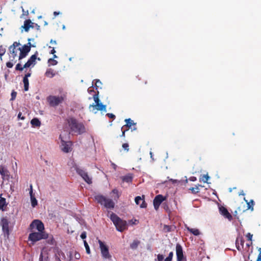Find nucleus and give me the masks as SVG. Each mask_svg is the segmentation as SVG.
<instances>
[{
  "label": "nucleus",
  "instance_id": "f257e3e1",
  "mask_svg": "<svg viewBox=\"0 0 261 261\" xmlns=\"http://www.w3.org/2000/svg\"><path fill=\"white\" fill-rule=\"evenodd\" d=\"M67 121L72 132L81 135L85 132V127L83 123L79 122L73 117L69 118Z\"/></svg>",
  "mask_w": 261,
  "mask_h": 261
},
{
  "label": "nucleus",
  "instance_id": "f03ea898",
  "mask_svg": "<svg viewBox=\"0 0 261 261\" xmlns=\"http://www.w3.org/2000/svg\"><path fill=\"white\" fill-rule=\"evenodd\" d=\"M110 218L118 231L122 232L127 229L126 221L122 220L115 213H112Z\"/></svg>",
  "mask_w": 261,
  "mask_h": 261
},
{
  "label": "nucleus",
  "instance_id": "7ed1b4c3",
  "mask_svg": "<svg viewBox=\"0 0 261 261\" xmlns=\"http://www.w3.org/2000/svg\"><path fill=\"white\" fill-rule=\"evenodd\" d=\"M94 199L101 205H103L106 208L113 209L115 206L114 201L109 198H107L102 195H97L94 196Z\"/></svg>",
  "mask_w": 261,
  "mask_h": 261
},
{
  "label": "nucleus",
  "instance_id": "20e7f679",
  "mask_svg": "<svg viewBox=\"0 0 261 261\" xmlns=\"http://www.w3.org/2000/svg\"><path fill=\"white\" fill-rule=\"evenodd\" d=\"M66 95L63 94L61 96L49 95L47 97V101L49 106L56 107L59 104L62 103L66 98Z\"/></svg>",
  "mask_w": 261,
  "mask_h": 261
},
{
  "label": "nucleus",
  "instance_id": "39448f33",
  "mask_svg": "<svg viewBox=\"0 0 261 261\" xmlns=\"http://www.w3.org/2000/svg\"><path fill=\"white\" fill-rule=\"evenodd\" d=\"M48 238V234L46 232H33L30 233L29 235L28 240L34 244L37 241L42 239H46Z\"/></svg>",
  "mask_w": 261,
  "mask_h": 261
},
{
  "label": "nucleus",
  "instance_id": "423d86ee",
  "mask_svg": "<svg viewBox=\"0 0 261 261\" xmlns=\"http://www.w3.org/2000/svg\"><path fill=\"white\" fill-rule=\"evenodd\" d=\"M20 45L19 42H14L9 48L10 59L11 61L14 62V63L16 62L15 58L17 56V50H18V48H16V47Z\"/></svg>",
  "mask_w": 261,
  "mask_h": 261
},
{
  "label": "nucleus",
  "instance_id": "0eeeda50",
  "mask_svg": "<svg viewBox=\"0 0 261 261\" xmlns=\"http://www.w3.org/2000/svg\"><path fill=\"white\" fill-rule=\"evenodd\" d=\"M98 242L99 245L102 257L105 259H111L112 256L109 253L108 247L100 240H98Z\"/></svg>",
  "mask_w": 261,
  "mask_h": 261
},
{
  "label": "nucleus",
  "instance_id": "6e6552de",
  "mask_svg": "<svg viewBox=\"0 0 261 261\" xmlns=\"http://www.w3.org/2000/svg\"><path fill=\"white\" fill-rule=\"evenodd\" d=\"M10 222L7 217H3L1 219L0 225L2 227V231L4 234L8 237L10 234Z\"/></svg>",
  "mask_w": 261,
  "mask_h": 261
},
{
  "label": "nucleus",
  "instance_id": "1a4fd4ad",
  "mask_svg": "<svg viewBox=\"0 0 261 261\" xmlns=\"http://www.w3.org/2000/svg\"><path fill=\"white\" fill-rule=\"evenodd\" d=\"M30 228L32 230L36 228L38 231L45 232L43 223L39 220H34L30 225Z\"/></svg>",
  "mask_w": 261,
  "mask_h": 261
},
{
  "label": "nucleus",
  "instance_id": "9d476101",
  "mask_svg": "<svg viewBox=\"0 0 261 261\" xmlns=\"http://www.w3.org/2000/svg\"><path fill=\"white\" fill-rule=\"evenodd\" d=\"M31 43L29 42L27 45H24L22 48L19 47L18 48V50L20 51L19 60H21L25 58L28 55V54L31 50Z\"/></svg>",
  "mask_w": 261,
  "mask_h": 261
},
{
  "label": "nucleus",
  "instance_id": "9b49d317",
  "mask_svg": "<svg viewBox=\"0 0 261 261\" xmlns=\"http://www.w3.org/2000/svg\"><path fill=\"white\" fill-rule=\"evenodd\" d=\"M176 255L177 261H186V258L184 255L182 248L179 244L176 245Z\"/></svg>",
  "mask_w": 261,
  "mask_h": 261
},
{
  "label": "nucleus",
  "instance_id": "f8f14e48",
  "mask_svg": "<svg viewBox=\"0 0 261 261\" xmlns=\"http://www.w3.org/2000/svg\"><path fill=\"white\" fill-rule=\"evenodd\" d=\"M76 171L78 174H79L83 179L87 182L88 184H90L92 183L91 178L89 177L88 173L85 172L84 170L80 169L79 168H76Z\"/></svg>",
  "mask_w": 261,
  "mask_h": 261
},
{
  "label": "nucleus",
  "instance_id": "ddd939ff",
  "mask_svg": "<svg viewBox=\"0 0 261 261\" xmlns=\"http://www.w3.org/2000/svg\"><path fill=\"white\" fill-rule=\"evenodd\" d=\"M125 121L126 122V124H125L121 127V129H123L124 128L127 129V130L129 128H130L134 130L137 129V127L136 126V123H135L134 121L132 120L131 119H126L125 120Z\"/></svg>",
  "mask_w": 261,
  "mask_h": 261
},
{
  "label": "nucleus",
  "instance_id": "4468645a",
  "mask_svg": "<svg viewBox=\"0 0 261 261\" xmlns=\"http://www.w3.org/2000/svg\"><path fill=\"white\" fill-rule=\"evenodd\" d=\"M220 214L222 215L225 218L227 219L229 221L232 220V215L229 213L227 208L223 206L219 207Z\"/></svg>",
  "mask_w": 261,
  "mask_h": 261
},
{
  "label": "nucleus",
  "instance_id": "2eb2a0df",
  "mask_svg": "<svg viewBox=\"0 0 261 261\" xmlns=\"http://www.w3.org/2000/svg\"><path fill=\"white\" fill-rule=\"evenodd\" d=\"M165 200L162 195H158L153 199V206L155 210H158L162 202Z\"/></svg>",
  "mask_w": 261,
  "mask_h": 261
},
{
  "label": "nucleus",
  "instance_id": "dca6fc26",
  "mask_svg": "<svg viewBox=\"0 0 261 261\" xmlns=\"http://www.w3.org/2000/svg\"><path fill=\"white\" fill-rule=\"evenodd\" d=\"M60 138L61 139V143H62V146H63L62 148V150L64 152H69L70 151H71V146L72 144L71 142L68 141L65 142L63 140H62L61 138V136L60 135Z\"/></svg>",
  "mask_w": 261,
  "mask_h": 261
},
{
  "label": "nucleus",
  "instance_id": "f3484780",
  "mask_svg": "<svg viewBox=\"0 0 261 261\" xmlns=\"http://www.w3.org/2000/svg\"><path fill=\"white\" fill-rule=\"evenodd\" d=\"M37 52H36V54L31 56L28 61L24 64V67L29 68L32 64H35V61L37 59Z\"/></svg>",
  "mask_w": 261,
  "mask_h": 261
},
{
  "label": "nucleus",
  "instance_id": "a211bd4d",
  "mask_svg": "<svg viewBox=\"0 0 261 261\" xmlns=\"http://www.w3.org/2000/svg\"><path fill=\"white\" fill-rule=\"evenodd\" d=\"M30 189L29 193H30V198H31V205L33 207H34L37 205L38 202L35 197L34 194H33V186L32 185H30Z\"/></svg>",
  "mask_w": 261,
  "mask_h": 261
},
{
  "label": "nucleus",
  "instance_id": "6ab92c4d",
  "mask_svg": "<svg viewBox=\"0 0 261 261\" xmlns=\"http://www.w3.org/2000/svg\"><path fill=\"white\" fill-rule=\"evenodd\" d=\"M144 197V195L142 196V198L139 196L135 197V201L137 204H139L140 201H142V203L140 205L141 208H146L147 207V203L145 201Z\"/></svg>",
  "mask_w": 261,
  "mask_h": 261
},
{
  "label": "nucleus",
  "instance_id": "aec40b11",
  "mask_svg": "<svg viewBox=\"0 0 261 261\" xmlns=\"http://www.w3.org/2000/svg\"><path fill=\"white\" fill-rule=\"evenodd\" d=\"M32 24V22L30 19H27L24 21V24L22 28H23L25 32H28L30 28H31V24Z\"/></svg>",
  "mask_w": 261,
  "mask_h": 261
},
{
  "label": "nucleus",
  "instance_id": "412c9836",
  "mask_svg": "<svg viewBox=\"0 0 261 261\" xmlns=\"http://www.w3.org/2000/svg\"><path fill=\"white\" fill-rule=\"evenodd\" d=\"M56 75V72L54 69L51 68H48L46 70L45 75V76L49 78H52Z\"/></svg>",
  "mask_w": 261,
  "mask_h": 261
},
{
  "label": "nucleus",
  "instance_id": "4be33fe9",
  "mask_svg": "<svg viewBox=\"0 0 261 261\" xmlns=\"http://www.w3.org/2000/svg\"><path fill=\"white\" fill-rule=\"evenodd\" d=\"M133 175L131 174H128L125 176H122L121 179L123 182H126L127 183L132 182L133 180Z\"/></svg>",
  "mask_w": 261,
  "mask_h": 261
},
{
  "label": "nucleus",
  "instance_id": "5701e85b",
  "mask_svg": "<svg viewBox=\"0 0 261 261\" xmlns=\"http://www.w3.org/2000/svg\"><path fill=\"white\" fill-rule=\"evenodd\" d=\"M2 194L0 195V210L3 211H5L4 207L7 205L6 200L5 198L1 197Z\"/></svg>",
  "mask_w": 261,
  "mask_h": 261
},
{
  "label": "nucleus",
  "instance_id": "b1692460",
  "mask_svg": "<svg viewBox=\"0 0 261 261\" xmlns=\"http://www.w3.org/2000/svg\"><path fill=\"white\" fill-rule=\"evenodd\" d=\"M8 170L3 166H0V174L2 176H8Z\"/></svg>",
  "mask_w": 261,
  "mask_h": 261
},
{
  "label": "nucleus",
  "instance_id": "393cba45",
  "mask_svg": "<svg viewBox=\"0 0 261 261\" xmlns=\"http://www.w3.org/2000/svg\"><path fill=\"white\" fill-rule=\"evenodd\" d=\"M93 107H95L97 110L106 111V106L102 105L101 103H97V105H92Z\"/></svg>",
  "mask_w": 261,
  "mask_h": 261
},
{
  "label": "nucleus",
  "instance_id": "a878e982",
  "mask_svg": "<svg viewBox=\"0 0 261 261\" xmlns=\"http://www.w3.org/2000/svg\"><path fill=\"white\" fill-rule=\"evenodd\" d=\"M188 231L193 234L194 236H199L200 234V231L198 229L196 228H191L189 227H187Z\"/></svg>",
  "mask_w": 261,
  "mask_h": 261
},
{
  "label": "nucleus",
  "instance_id": "bb28decb",
  "mask_svg": "<svg viewBox=\"0 0 261 261\" xmlns=\"http://www.w3.org/2000/svg\"><path fill=\"white\" fill-rule=\"evenodd\" d=\"M31 123L32 125L33 126H36L38 127L40 126L41 125V122L39 121V120L38 118H33L31 121Z\"/></svg>",
  "mask_w": 261,
  "mask_h": 261
},
{
  "label": "nucleus",
  "instance_id": "cd10ccee",
  "mask_svg": "<svg viewBox=\"0 0 261 261\" xmlns=\"http://www.w3.org/2000/svg\"><path fill=\"white\" fill-rule=\"evenodd\" d=\"M140 244V241L139 240H134L132 243L130 245V247L132 249H136L138 247V245Z\"/></svg>",
  "mask_w": 261,
  "mask_h": 261
},
{
  "label": "nucleus",
  "instance_id": "c85d7f7f",
  "mask_svg": "<svg viewBox=\"0 0 261 261\" xmlns=\"http://www.w3.org/2000/svg\"><path fill=\"white\" fill-rule=\"evenodd\" d=\"M23 83L24 84V90L27 91L29 90V82L28 79L23 78Z\"/></svg>",
  "mask_w": 261,
  "mask_h": 261
},
{
  "label": "nucleus",
  "instance_id": "c756f323",
  "mask_svg": "<svg viewBox=\"0 0 261 261\" xmlns=\"http://www.w3.org/2000/svg\"><path fill=\"white\" fill-rule=\"evenodd\" d=\"M246 202L247 203V207L248 210H251V211L253 210V205L254 204V201L253 200H251L249 202H248L247 200H245Z\"/></svg>",
  "mask_w": 261,
  "mask_h": 261
},
{
  "label": "nucleus",
  "instance_id": "7c9ffc66",
  "mask_svg": "<svg viewBox=\"0 0 261 261\" xmlns=\"http://www.w3.org/2000/svg\"><path fill=\"white\" fill-rule=\"evenodd\" d=\"M46 239H47L46 242L48 244L54 245L55 243V241L53 237V236H48Z\"/></svg>",
  "mask_w": 261,
  "mask_h": 261
},
{
  "label": "nucleus",
  "instance_id": "2f4dec72",
  "mask_svg": "<svg viewBox=\"0 0 261 261\" xmlns=\"http://www.w3.org/2000/svg\"><path fill=\"white\" fill-rule=\"evenodd\" d=\"M200 186L199 185L198 186H196L195 187H192L189 189L190 191H191L192 193L193 194H196L199 192V187Z\"/></svg>",
  "mask_w": 261,
  "mask_h": 261
},
{
  "label": "nucleus",
  "instance_id": "473e14b6",
  "mask_svg": "<svg viewBox=\"0 0 261 261\" xmlns=\"http://www.w3.org/2000/svg\"><path fill=\"white\" fill-rule=\"evenodd\" d=\"M48 63L49 64V66H50V65L54 66V65H56L58 64V62H57V61H56V60H55L54 59L50 58L48 60Z\"/></svg>",
  "mask_w": 261,
  "mask_h": 261
},
{
  "label": "nucleus",
  "instance_id": "72a5a7b5",
  "mask_svg": "<svg viewBox=\"0 0 261 261\" xmlns=\"http://www.w3.org/2000/svg\"><path fill=\"white\" fill-rule=\"evenodd\" d=\"M172 227L170 225H164L163 230L166 232H169L172 231Z\"/></svg>",
  "mask_w": 261,
  "mask_h": 261
},
{
  "label": "nucleus",
  "instance_id": "f704fd0d",
  "mask_svg": "<svg viewBox=\"0 0 261 261\" xmlns=\"http://www.w3.org/2000/svg\"><path fill=\"white\" fill-rule=\"evenodd\" d=\"M84 244L85 247L86 248V253L88 254H90V247H89L87 242L86 241H84Z\"/></svg>",
  "mask_w": 261,
  "mask_h": 261
},
{
  "label": "nucleus",
  "instance_id": "c9c22d12",
  "mask_svg": "<svg viewBox=\"0 0 261 261\" xmlns=\"http://www.w3.org/2000/svg\"><path fill=\"white\" fill-rule=\"evenodd\" d=\"M209 178L210 177L208 176V174H203L202 175L201 179L203 182H207Z\"/></svg>",
  "mask_w": 261,
  "mask_h": 261
},
{
  "label": "nucleus",
  "instance_id": "e433bc0d",
  "mask_svg": "<svg viewBox=\"0 0 261 261\" xmlns=\"http://www.w3.org/2000/svg\"><path fill=\"white\" fill-rule=\"evenodd\" d=\"M24 66L23 67L21 66V65L20 63H18L15 67L16 70L22 71L23 68H24Z\"/></svg>",
  "mask_w": 261,
  "mask_h": 261
},
{
  "label": "nucleus",
  "instance_id": "4c0bfd02",
  "mask_svg": "<svg viewBox=\"0 0 261 261\" xmlns=\"http://www.w3.org/2000/svg\"><path fill=\"white\" fill-rule=\"evenodd\" d=\"M93 98L96 103L95 105H97V103H99V99L98 97V94H95L93 96Z\"/></svg>",
  "mask_w": 261,
  "mask_h": 261
},
{
  "label": "nucleus",
  "instance_id": "58836bf2",
  "mask_svg": "<svg viewBox=\"0 0 261 261\" xmlns=\"http://www.w3.org/2000/svg\"><path fill=\"white\" fill-rule=\"evenodd\" d=\"M6 52V49L5 48L3 47L2 45L0 46V56L2 57L3 56Z\"/></svg>",
  "mask_w": 261,
  "mask_h": 261
},
{
  "label": "nucleus",
  "instance_id": "ea45409f",
  "mask_svg": "<svg viewBox=\"0 0 261 261\" xmlns=\"http://www.w3.org/2000/svg\"><path fill=\"white\" fill-rule=\"evenodd\" d=\"M122 148L124 149V150H126V151H128L129 150V145L128 143H123L122 145Z\"/></svg>",
  "mask_w": 261,
  "mask_h": 261
},
{
  "label": "nucleus",
  "instance_id": "a19ab883",
  "mask_svg": "<svg viewBox=\"0 0 261 261\" xmlns=\"http://www.w3.org/2000/svg\"><path fill=\"white\" fill-rule=\"evenodd\" d=\"M16 95H17V92L14 91H13L11 93V100H14L16 98Z\"/></svg>",
  "mask_w": 261,
  "mask_h": 261
},
{
  "label": "nucleus",
  "instance_id": "79ce46f5",
  "mask_svg": "<svg viewBox=\"0 0 261 261\" xmlns=\"http://www.w3.org/2000/svg\"><path fill=\"white\" fill-rule=\"evenodd\" d=\"M164 259V256L162 254H158L157 255V261H163Z\"/></svg>",
  "mask_w": 261,
  "mask_h": 261
},
{
  "label": "nucleus",
  "instance_id": "37998d69",
  "mask_svg": "<svg viewBox=\"0 0 261 261\" xmlns=\"http://www.w3.org/2000/svg\"><path fill=\"white\" fill-rule=\"evenodd\" d=\"M14 62H12V61H10V62H8L7 63H6V66L8 68H12L13 66V63Z\"/></svg>",
  "mask_w": 261,
  "mask_h": 261
},
{
  "label": "nucleus",
  "instance_id": "c03bdc74",
  "mask_svg": "<svg viewBox=\"0 0 261 261\" xmlns=\"http://www.w3.org/2000/svg\"><path fill=\"white\" fill-rule=\"evenodd\" d=\"M106 115L108 116L109 118H112L113 119H114L116 118L115 115L112 113H107Z\"/></svg>",
  "mask_w": 261,
  "mask_h": 261
},
{
  "label": "nucleus",
  "instance_id": "a18cd8bd",
  "mask_svg": "<svg viewBox=\"0 0 261 261\" xmlns=\"http://www.w3.org/2000/svg\"><path fill=\"white\" fill-rule=\"evenodd\" d=\"M258 250L259 253L256 261H261V248H258Z\"/></svg>",
  "mask_w": 261,
  "mask_h": 261
},
{
  "label": "nucleus",
  "instance_id": "49530a36",
  "mask_svg": "<svg viewBox=\"0 0 261 261\" xmlns=\"http://www.w3.org/2000/svg\"><path fill=\"white\" fill-rule=\"evenodd\" d=\"M246 237L247 238L249 241H252V234H251L250 233H248L246 234Z\"/></svg>",
  "mask_w": 261,
  "mask_h": 261
},
{
  "label": "nucleus",
  "instance_id": "de8ad7c7",
  "mask_svg": "<svg viewBox=\"0 0 261 261\" xmlns=\"http://www.w3.org/2000/svg\"><path fill=\"white\" fill-rule=\"evenodd\" d=\"M18 118L19 119L24 120L25 119V117L22 116L21 112H19L18 114Z\"/></svg>",
  "mask_w": 261,
  "mask_h": 261
},
{
  "label": "nucleus",
  "instance_id": "09e8293b",
  "mask_svg": "<svg viewBox=\"0 0 261 261\" xmlns=\"http://www.w3.org/2000/svg\"><path fill=\"white\" fill-rule=\"evenodd\" d=\"M112 193L117 195V198H118L119 196L118 195V191L116 189H114L112 190Z\"/></svg>",
  "mask_w": 261,
  "mask_h": 261
},
{
  "label": "nucleus",
  "instance_id": "8fccbe9b",
  "mask_svg": "<svg viewBox=\"0 0 261 261\" xmlns=\"http://www.w3.org/2000/svg\"><path fill=\"white\" fill-rule=\"evenodd\" d=\"M86 232L85 231L83 232L81 234V238L82 239H85L86 238Z\"/></svg>",
  "mask_w": 261,
  "mask_h": 261
},
{
  "label": "nucleus",
  "instance_id": "3c124183",
  "mask_svg": "<svg viewBox=\"0 0 261 261\" xmlns=\"http://www.w3.org/2000/svg\"><path fill=\"white\" fill-rule=\"evenodd\" d=\"M121 130H122V134L120 136V137H125V133L126 130H127V129L124 128V129H121Z\"/></svg>",
  "mask_w": 261,
  "mask_h": 261
},
{
  "label": "nucleus",
  "instance_id": "603ef678",
  "mask_svg": "<svg viewBox=\"0 0 261 261\" xmlns=\"http://www.w3.org/2000/svg\"><path fill=\"white\" fill-rule=\"evenodd\" d=\"M49 48H51V46H49ZM56 53V50L54 47H52V49L50 51V54L54 55Z\"/></svg>",
  "mask_w": 261,
  "mask_h": 261
},
{
  "label": "nucleus",
  "instance_id": "864d4df0",
  "mask_svg": "<svg viewBox=\"0 0 261 261\" xmlns=\"http://www.w3.org/2000/svg\"><path fill=\"white\" fill-rule=\"evenodd\" d=\"M173 256V252H170L169 253L168 256H167V257H169L170 258L172 259Z\"/></svg>",
  "mask_w": 261,
  "mask_h": 261
},
{
  "label": "nucleus",
  "instance_id": "5fc2aeb1",
  "mask_svg": "<svg viewBox=\"0 0 261 261\" xmlns=\"http://www.w3.org/2000/svg\"><path fill=\"white\" fill-rule=\"evenodd\" d=\"M101 82L99 80H96V83H95V86L96 87H98L99 86L98 85V84H101Z\"/></svg>",
  "mask_w": 261,
  "mask_h": 261
},
{
  "label": "nucleus",
  "instance_id": "6e6d98bb",
  "mask_svg": "<svg viewBox=\"0 0 261 261\" xmlns=\"http://www.w3.org/2000/svg\"><path fill=\"white\" fill-rule=\"evenodd\" d=\"M31 75V73L28 72L27 74H25L24 78L28 79L29 77H30Z\"/></svg>",
  "mask_w": 261,
  "mask_h": 261
},
{
  "label": "nucleus",
  "instance_id": "4d7b16f0",
  "mask_svg": "<svg viewBox=\"0 0 261 261\" xmlns=\"http://www.w3.org/2000/svg\"><path fill=\"white\" fill-rule=\"evenodd\" d=\"M190 180L192 181H195L196 180V177L194 176H192L190 178Z\"/></svg>",
  "mask_w": 261,
  "mask_h": 261
},
{
  "label": "nucleus",
  "instance_id": "13d9d810",
  "mask_svg": "<svg viewBox=\"0 0 261 261\" xmlns=\"http://www.w3.org/2000/svg\"><path fill=\"white\" fill-rule=\"evenodd\" d=\"M37 30H40V25L37 23H35V28Z\"/></svg>",
  "mask_w": 261,
  "mask_h": 261
},
{
  "label": "nucleus",
  "instance_id": "bf43d9fd",
  "mask_svg": "<svg viewBox=\"0 0 261 261\" xmlns=\"http://www.w3.org/2000/svg\"><path fill=\"white\" fill-rule=\"evenodd\" d=\"M240 243H241V245H242V246L243 247V245H244V240L242 239V238H241L240 239Z\"/></svg>",
  "mask_w": 261,
  "mask_h": 261
},
{
  "label": "nucleus",
  "instance_id": "052dcab7",
  "mask_svg": "<svg viewBox=\"0 0 261 261\" xmlns=\"http://www.w3.org/2000/svg\"><path fill=\"white\" fill-rule=\"evenodd\" d=\"M60 12L55 11V12H54V15L55 16H56L57 15H58L60 14Z\"/></svg>",
  "mask_w": 261,
  "mask_h": 261
},
{
  "label": "nucleus",
  "instance_id": "680f3d73",
  "mask_svg": "<svg viewBox=\"0 0 261 261\" xmlns=\"http://www.w3.org/2000/svg\"><path fill=\"white\" fill-rule=\"evenodd\" d=\"M172 259H171V258H170L169 257H166L164 261H172Z\"/></svg>",
  "mask_w": 261,
  "mask_h": 261
},
{
  "label": "nucleus",
  "instance_id": "e2e57ef3",
  "mask_svg": "<svg viewBox=\"0 0 261 261\" xmlns=\"http://www.w3.org/2000/svg\"><path fill=\"white\" fill-rule=\"evenodd\" d=\"M50 43H53V44H57L56 41L53 40L52 39L50 40Z\"/></svg>",
  "mask_w": 261,
  "mask_h": 261
},
{
  "label": "nucleus",
  "instance_id": "0e129e2a",
  "mask_svg": "<svg viewBox=\"0 0 261 261\" xmlns=\"http://www.w3.org/2000/svg\"><path fill=\"white\" fill-rule=\"evenodd\" d=\"M239 238H237L236 241V245H239Z\"/></svg>",
  "mask_w": 261,
  "mask_h": 261
},
{
  "label": "nucleus",
  "instance_id": "69168bd1",
  "mask_svg": "<svg viewBox=\"0 0 261 261\" xmlns=\"http://www.w3.org/2000/svg\"><path fill=\"white\" fill-rule=\"evenodd\" d=\"M80 254H75V257L76 259H79L80 258Z\"/></svg>",
  "mask_w": 261,
  "mask_h": 261
},
{
  "label": "nucleus",
  "instance_id": "338daca9",
  "mask_svg": "<svg viewBox=\"0 0 261 261\" xmlns=\"http://www.w3.org/2000/svg\"><path fill=\"white\" fill-rule=\"evenodd\" d=\"M42 258H43V255H42V253H41L40 255V257H39L40 261H41L42 259Z\"/></svg>",
  "mask_w": 261,
  "mask_h": 261
},
{
  "label": "nucleus",
  "instance_id": "774afa93",
  "mask_svg": "<svg viewBox=\"0 0 261 261\" xmlns=\"http://www.w3.org/2000/svg\"><path fill=\"white\" fill-rule=\"evenodd\" d=\"M35 28V23L32 22V24H31V28Z\"/></svg>",
  "mask_w": 261,
  "mask_h": 261
}]
</instances>
